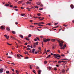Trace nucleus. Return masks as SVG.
<instances>
[{
	"label": "nucleus",
	"instance_id": "f3484780",
	"mask_svg": "<svg viewBox=\"0 0 74 74\" xmlns=\"http://www.w3.org/2000/svg\"><path fill=\"white\" fill-rule=\"evenodd\" d=\"M25 39H26V40H28V41H29V39L28 38H25Z\"/></svg>",
	"mask_w": 74,
	"mask_h": 74
},
{
	"label": "nucleus",
	"instance_id": "72a5a7b5",
	"mask_svg": "<svg viewBox=\"0 0 74 74\" xmlns=\"http://www.w3.org/2000/svg\"><path fill=\"white\" fill-rule=\"evenodd\" d=\"M63 48H65V47H66V44L65 45H64V46H63Z\"/></svg>",
	"mask_w": 74,
	"mask_h": 74
},
{
	"label": "nucleus",
	"instance_id": "774afa93",
	"mask_svg": "<svg viewBox=\"0 0 74 74\" xmlns=\"http://www.w3.org/2000/svg\"><path fill=\"white\" fill-rule=\"evenodd\" d=\"M7 44H8V45H11V44H9V43H7Z\"/></svg>",
	"mask_w": 74,
	"mask_h": 74
},
{
	"label": "nucleus",
	"instance_id": "b1692460",
	"mask_svg": "<svg viewBox=\"0 0 74 74\" xmlns=\"http://www.w3.org/2000/svg\"><path fill=\"white\" fill-rule=\"evenodd\" d=\"M52 68V67H51L50 66H49L48 67L49 69V70H51V68Z\"/></svg>",
	"mask_w": 74,
	"mask_h": 74
},
{
	"label": "nucleus",
	"instance_id": "052dcab7",
	"mask_svg": "<svg viewBox=\"0 0 74 74\" xmlns=\"http://www.w3.org/2000/svg\"><path fill=\"white\" fill-rule=\"evenodd\" d=\"M40 38L44 39L43 37L42 36H40Z\"/></svg>",
	"mask_w": 74,
	"mask_h": 74
},
{
	"label": "nucleus",
	"instance_id": "6e6552de",
	"mask_svg": "<svg viewBox=\"0 0 74 74\" xmlns=\"http://www.w3.org/2000/svg\"><path fill=\"white\" fill-rule=\"evenodd\" d=\"M12 33L13 34H16V32L13 31H12Z\"/></svg>",
	"mask_w": 74,
	"mask_h": 74
},
{
	"label": "nucleus",
	"instance_id": "bb28decb",
	"mask_svg": "<svg viewBox=\"0 0 74 74\" xmlns=\"http://www.w3.org/2000/svg\"><path fill=\"white\" fill-rule=\"evenodd\" d=\"M52 40V42H54V41H55V40H55V39H52V40Z\"/></svg>",
	"mask_w": 74,
	"mask_h": 74
},
{
	"label": "nucleus",
	"instance_id": "5fc2aeb1",
	"mask_svg": "<svg viewBox=\"0 0 74 74\" xmlns=\"http://www.w3.org/2000/svg\"><path fill=\"white\" fill-rule=\"evenodd\" d=\"M11 70H12V71L13 72H14V69H11Z\"/></svg>",
	"mask_w": 74,
	"mask_h": 74
},
{
	"label": "nucleus",
	"instance_id": "6e6d98bb",
	"mask_svg": "<svg viewBox=\"0 0 74 74\" xmlns=\"http://www.w3.org/2000/svg\"><path fill=\"white\" fill-rule=\"evenodd\" d=\"M41 24H44L45 23L42 22H41Z\"/></svg>",
	"mask_w": 74,
	"mask_h": 74
},
{
	"label": "nucleus",
	"instance_id": "a211bd4d",
	"mask_svg": "<svg viewBox=\"0 0 74 74\" xmlns=\"http://www.w3.org/2000/svg\"><path fill=\"white\" fill-rule=\"evenodd\" d=\"M6 30L8 31H10V29L9 28H6Z\"/></svg>",
	"mask_w": 74,
	"mask_h": 74
},
{
	"label": "nucleus",
	"instance_id": "a878e982",
	"mask_svg": "<svg viewBox=\"0 0 74 74\" xmlns=\"http://www.w3.org/2000/svg\"><path fill=\"white\" fill-rule=\"evenodd\" d=\"M17 8V7L16 6H15L14 7H13V9H15V8Z\"/></svg>",
	"mask_w": 74,
	"mask_h": 74
},
{
	"label": "nucleus",
	"instance_id": "58836bf2",
	"mask_svg": "<svg viewBox=\"0 0 74 74\" xmlns=\"http://www.w3.org/2000/svg\"><path fill=\"white\" fill-rule=\"evenodd\" d=\"M47 63V61H45L44 62L45 64H46Z\"/></svg>",
	"mask_w": 74,
	"mask_h": 74
},
{
	"label": "nucleus",
	"instance_id": "4be33fe9",
	"mask_svg": "<svg viewBox=\"0 0 74 74\" xmlns=\"http://www.w3.org/2000/svg\"><path fill=\"white\" fill-rule=\"evenodd\" d=\"M37 15H38L39 16H40V15H41V14L40 13H38V14H37Z\"/></svg>",
	"mask_w": 74,
	"mask_h": 74
},
{
	"label": "nucleus",
	"instance_id": "2f4dec72",
	"mask_svg": "<svg viewBox=\"0 0 74 74\" xmlns=\"http://www.w3.org/2000/svg\"><path fill=\"white\" fill-rule=\"evenodd\" d=\"M30 48H27V51H29L30 50Z\"/></svg>",
	"mask_w": 74,
	"mask_h": 74
},
{
	"label": "nucleus",
	"instance_id": "3c124183",
	"mask_svg": "<svg viewBox=\"0 0 74 74\" xmlns=\"http://www.w3.org/2000/svg\"><path fill=\"white\" fill-rule=\"evenodd\" d=\"M27 47L28 48H29L30 47V46L29 45H27Z\"/></svg>",
	"mask_w": 74,
	"mask_h": 74
},
{
	"label": "nucleus",
	"instance_id": "13d9d810",
	"mask_svg": "<svg viewBox=\"0 0 74 74\" xmlns=\"http://www.w3.org/2000/svg\"><path fill=\"white\" fill-rule=\"evenodd\" d=\"M43 25H39V26H40V27H42V26H43Z\"/></svg>",
	"mask_w": 74,
	"mask_h": 74
},
{
	"label": "nucleus",
	"instance_id": "69168bd1",
	"mask_svg": "<svg viewBox=\"0 0 74 74\" xmlns=\"http://www.w3.org/2000/svg\"><path fill=\"white\" fill-rule=\"evenodd\" d=\"M34 25L38 24V23H34Z\"/></svg>",
	"mask_w": 74,
	"mask_h": 74
},
{
	"label": "nucleus",
	"instance_id": "9b49d317",
	"mask_svg": "<svg viewBox=\"0 0 74 74\" xmlns=\"http://www.w3.org/2000/svg\"><path fill=\"white\" fill-rule=\"evenodd\" d=\"M3 69H0V73H2L3 72Z\"/></svg>",
	"mask_w": 74,
	"mask_h": 74
},
{
	"label": "nucleus",
	"instance_id": "4468645a",
	"mask_svg": "<svg viewBox=\"0 0 74 74\" xmlns=\"http://www.w3.org/2000/svg\"><path fill=\"white\" fill-rule=\"evenodd\" d=\"M19 36L22 38H23V36L21 35H19Z\"/></svg>",
	"mask_w": 74,
	"mask_h": 74
},
{
	"label": "nucleus",
	"instance_id": "473e14b6",
	"mask_svg": "<svg viewBox=\"0 0 74 74\" xmlns=\"http://www.w3.org/2000/svg\"><path fill=\"white\" fill-rule=\"evenodd\" d=\"M34 8H38V6H34Z\"/></svg>",
	"mask_w": 74,
	"mask_h": 74
},
{
	"label": "nucleus",
	"instance_id": "20e7f679",
	"mask_svg": "<svg viewBox=\"0 0 74 74\" xmlns=\"http://www.w3.org/2000/svg\"><path fill=\"white\" fill-rule=\"evenodd\" d=\"M35 51V50L34 49H33V50H32V53L34 54V52Z\"/></svg>",
	"mask_w": 74,
	"mask_h": 74
},
{
	"label": "nucleus",
	"instance_id": "49530a36",
	"mask_svg": "<svg viewBox=\"0 0 74 74\" xmlns=\"http://www.w3.org/2000/svg\"><path fill=\"white\" fill-rule=\"evenodd\" d=\"M34 40L35 41H37V39L36 38L34 39Z\"/></svg>",
	"mask_w": 74,
	"mask_h": 74
},
{
	"label": "nucleus",
	"instance_id": "393cba45",
	"mask_svg": "<svg viewBox=\"0 0 74 74\" xmlns=\"http://www.w3.org/2000/svg\"><path fill=\"white\" fill-rule=\"evenodd\" d=\"M17 41L19 43H21V42L20 41H19V40H17Z\"/></svg>",
	"mask_w": 74,
	"mask_h": 74
},
{
	"label": "nucleus",
	"instance_id": "412c9836",
	"mask_svg": "<svg viewBox=\"0 0 74 74\" xmlns=\"http://www.w3.org/2000/svg\"><path fill=\"white\" fill-rule=\"evenodd\" d=\"M21 16H24L25 15V14H21Z\"/></svg>",
	"mask_w": 74,
	"mask_h": 74
},
{
	"label": "nucleus",
	"instance_id": "2eb2a0df",
	"mask_svg": "<svg viewBox=\"0 0 74 74\" xmlns=\"http://www.w3.org/2000/svg\"><path fill=\"white\" fill-rule=\"evenodd\" d=\"M38 43H39V42H36V43H35V44L37 46L38 45Z\"/></svg>",
	"mask_w": 74,
	"mask_h": 74
},
{
	"label": "nucleus",
	"instance_id": "0eeeda50",
	"mask_svg": "<svg viewBox=\"0 0 74 74\" xmlns=\"http://www.w3.org/2000/svg\"><path fill=\"white\" fill-rule=\"evenodd\" d=\"M1 29H4L5 28L3 27V26H1Z\"/></svg>",
	"mask_w": 74,
	"mask_h": 74
},
{
	"label": "nucleus",
	"instance_id": "6ab92c4d",
	"mask_svg": "<svg viewBox=\"0 0 74 74\" xmlns=\"http://www.w3.org/2000/svg\"><path fill=\"white\" fill-rule=\"evenodd\" d=\"M40 2H38L37 3V4L38 5H40Z\"/></svg>",
	"mask_w": 74,
	"mask_h": 74
},
{
	"label": "nucleus",
	"instance_id": "a19ab883",
	"mask_svg": "<svg viewBox=\"0 0 74 74\" xmlns=\"http://www.w3.org/2000/svg\"><path fill=\"white\" fill-rule=\"evenodd\" d=\"M9 73V72L8 71H6V73H8V74Z\"/></svg>",
	"mask_w": 74,
	"mask_h": 74
},
{
	"label": "nucleus",
	"instance_id": "f03ea898",
	"mask_svg": "<svg viewBox=\"0 0 74 74\" xmlns=\"http://www.w3.org/2000/svg\"><path fill=\"white\" fill-rule=\"evenodd\" d=\"M43 42H49L51 40L49 38L46 39L45 38H43Z\"/></svg>",
	"mask_w": 74,
	"mask_h": 74
},
{
	"label": "nucleus",
	"instance_id": "aec40b11",
	"mask_svg": "<svg viewBox=\"0 0 74 74\" xmlns=\"http://www.w3.org/2000/svg\"><path fill=\"white\" fill-rule=\"evenodd\" d=\"M31 36H32V35H31V34H29L28 35V37H29H29H31Z\"/></svg>",
	"mask_w": 74,
	"mask_h": 74
},
{
	"label": "nucleus",
	"instance_id": "7c9ffc66",
	"mask_svg": "<svg viewBox=\"0 0 74 74\" xmlns=\"http://www.w3.org/2000/svg\"><path fill=\"white\" fill-rule=\"evenodd\" d=\"M27 4H31V3L29 2V1H27Z\"/></svg>",
	"mask_w": 74,
	"mask_h": 74
},
{
	"label": "nucleus",
	"instance_id": "c85d7f7f",
	"mask_svg": "<svg viewBox=\"0 0 74 74\" xmlns=\"http://www.w3.org/2000/svg\"><path fill=\"white\" fill-rule=\"evenodd\" d=\"M20 55H19L17 54V56L18 57V58H20Z\"/></svg>",
	"mask_w": 74,
	"mask_h": 74
},
{
	"label": "nucleus",
	"instance_id": "39448f33",
	"mask_svg": "<svg viewBox=\"0 0 74 74\" xmlns=\"http://www.w3.org/2000/svg\"><path fill=\"white\" fill-rule=\"evenodd\" d=\"M70 7L72 9H73L74 8V6L72 4H71L70 5Z\"/></svg>",
	"mask_w": 74,
	"mask_h": 74
},
{
	"label": "nucleus",
	"instance_id": "a18cd8bd",
	"mask_svg": "<svg viewBox=\"0 0 74 74\" xmlns=\"http://www.w3.org/2000/svg\"><path fill=\"white\" fill-rule=\"evenodd\" d=\"M43 10V8H41L40 9H39V10Z\"/></svg>",
	"mask_w": 74,
	"mask_h": 74
},
{
	"label": "nucleus",
	"instance_id": "ea45409f",
	"mask_svg": "<svg viewBox=\"0 0 74 74\" xmlns=\"http://www.w3.org/2000/svg\"><path fill=\"white\" fill-rule=\"evenodd\" d=\"M35 70H33V72L34 73H35Z\"/></svg>",
	"mask_w": 74,
	"mask_h": 74
},
{
	"label": "nucleus",
	"instance_id": "c756f323",
	"mask_svg": "<svg viewBox=\"0 0 74 74\" xmlns=\"http://www.w3.org/2000/svg\"><path fill=\"white\" fill-rule=\"evenodd\" d=\"M61 60H67V59H62Z\"/></svg>",
	"mask_w": 74,
	"mask_h": 74
},
{
	"label": "nucleus",
	"instance_id": "4c0bfd02",
	"mask_svg": "<svg viewBox=\"0 0 74 74\" xmlns=\"http://www.w3.org/2000/svg\"><path fill=\"white\" fill-rule=\"evenodd\" d=\"M41 22H40L39 23H38V25H39L41 24Z\"/></svg>",
	"mask_w": 74,
	"mask_h": 74
},
{
	"label": "nucleus",
	"instance_id": "8fccbe9b",
	"mask_svg": "<svg viewBox=\"0 0 74 74\" xmlns=\"http://www.w3.org/2000/svg\"><path fill=\"white\" fill-rule=\"evenodd\" d=\"M10 7L11 8H12L13 7V6L12 5H10Z\"/></svg>",
	"mask_w": 74,
	"mask_h": 74
},
{
	"label": "nucleus",
	"instance_id": "4d7b16f0",
	"mask_svg": "<svg viewBox=\"0 0 74 74\" xmlns=\"http://www.w3.org/2000/svg\"><path fill=\"white\" fill-rule=\"evenodd\" d=\"M8 3H9V4L10 5H11V4H12V3H10V2H8Z\"/></svg>",
	"mask_w": 74,
	"mask_h": 74
},
{
	"label": "nucleus",
	"instance_id": "f8f14e48",
	"mask_svg": "<svg viewBox=\"0 0 74 74\" xmlns=\"http://www.w3.org/2000/svg\"><path fill=\"white\" fill-rule=\"evenodd\" d=\"M41 72V71L40 70H39L38 72V74H40V73Z\"/></svg>",
	"mask_w": 74,
	"mask_h": 74
},
{
	"label": "nucleus",
	"instance_id": "338daca9",
	"mask_svg": "<svg viewBox=\"0 0 74 74\" xmlns=\"http://www.w3.org/2000/svg\"><path fill=\"white\" fill-rule=\"evenodd\" d=\"M27 45V42H26V43H25V45Z\"/></svg>",
	"mask_w": 74,
	"mask_h": 74
},
{
	"label": "nucleus",
	"instance_id": "603ef678",
	"mask_svg": "<svg viewBox=\"0 0 74 74\" xmlns=\"http://www.w3.org/2000/svg\"><path fill=\"white\" fill-rule=\"evenodd\" d=\"M64 63H65V64H66V63H67V61H64Z\"/></svg>",
	"mask_w": 74,
	"mask_h": 74
},
{
	"label": "nucleus",
	"instance_id": "ddd939ff",
	"mask_svg": "<svg viewBox=\"0 0 74 74\" xmlns=\"http://www.w3.org/2000/svg\"><path fill=\"white\" fill-rule=\"evenodd\" d=\"M33 67V66L32 65H30V68L31 69H32V68Z\"/></svg>",
	"mask_w": 74,
	"mask_h": 74
},
{
	"label": "nucleus",
	"instance_id": "0e129e2a",
	"mask_svg": "<svg viewBox=\"0 0 74 74\" xmlns=\"http://www.w3.org/2000/svg\"><path fill=\"white\" fill-rule=\"evenodd\" d=\"M64 26L65 27H66L67 25H64Z\"/></svg>",
	"mask_w": 74,
	"mask_h": 74
},
{
	"label": "nucleus",
	"instance_id": "dca6fc26",
	"mask_svg": "<svg viewBox=\"0 0 74 74\" xmlns=\"http://www.w3.org/2000/svg\"><path fill=\"white\" fill-rule=\"evenodd\" d=\"M23 2L22 1H19L18 2V4H20L22 2Z\"/></svg>",
	"mask_w": 74,
	"mask_h": 74
},
{
	"label": "nucleus",
	"instance_id": "680f3d73",
	"mask_svg": "<svg viewBox=\"0 0 74 74\" xmlns=\"http://www.w3.org/2000/svg\"><path fill=\"white\" fill-rule=\"evenodd\" d=\"M38 49L39 50H40L41 49V48L40 47H39V48H38Z\"/></svg>",
	"mask_w": 74,
	"mask_h": 74
},
{
	"label": "nucleus",
	"instance_id": "f257e3e1",
	"mask_svg": "<svg viewBox=\"0 0 74 74\" xmlns=\"http://www.w3.org/2000/svg\"><path fill=\"white\" fill-rule=\"evenodd\" d=\"M56 40L59 43H60V45H59L60 46V49H64V48H63V42L62 41L58 40V39H56Z\"/></svg>",
	"mask_w": 74,
	"mask_h": 74
},
{
	"label": "nucleus",
	"instance_id": "79ce46f5",
	"mask_svg": "<svg viewBox=\"0 0 74 74\" xmlns=\"http://www.w3.org/2000/svg\"><path fill=\"white\" fill-rule=\"evenodd\" d=\"M54 70L55 71H56L57 70V69L56 68H54Z\"/></svg>",
	"mask_w": 74,
	"mask_h": 74
},
{
	"label": "nucleus",
	"instance_id": "e2e57ef3",
	"mask_svg": "<svg viewBox=\"0 0 74 74\" xmlns=\"http://www.w3.org/2000/svg\"><path fill=\"white\" fill-rule=\"evenodd\" d=\"M15 24H16V25H17L18 24V23L17 22H16V23H15Z\"/></svg>",
	"mask_w": 74,
	"mask_h": 74
},
{
	"label": "nucleus",
	"instance_id": "de8ad7c7",
	"mask_svg": "<svg viewBox=\"0 0 74 74\" xmlns=\"http://www.w3.org/2000/svg\"><path fill=\"white\" fill-rule=\"evenodd\" d=\"M36 39H38V40H40V38H39L38 37H36Z\"/></svg>",
	"mask_w": 74,
	"mask_h": 74
},
{
	"label": "nucleus",
	"instance_id": "bf43d9fd",
	"mask_svg": "<svg viewBox=\"0 0 74 74\" xmlns=\"http://www.w3.org/2000/svg\"><path fill=\"white\" fill-rule=\"evenodd\" d=\"M58 52L59 53H60V51L59 50H58Z\"/></svg>",
	"mask_w": 74,
	"mask_h": 74
},
{
	"label": "nucleus",
	"instance_id": "423d86ee",
	"mask_svg": "<svg viewBox=\"0 0 74 74\" xmlns=\"http://www.w3.org/2000/svg\"><path fill=\"white\" fill-rule=\"evenodd\" d=\"M62 73H65V71L64 69H62Z\"/></svg>",
	"mask_w": 74,
	"mask_h": 74
},
{
	"label": "nucleus",
	"instance_id": "f704fd0d",
	"mask_svg": "<svg viewBox=\"0 0 74 74\" xmlns=\"http://www.w3.org/2000/svg\"><path fill=\"white\" fill-rule=\"evenodd\" d=\"M35 45H35V43H34L33 46H34V48L36 47Z\"/></svg>",
	"mask_w": 74,
	"mask_h": 74
},
{
	"label": "nucleus",
	"instance_id": "cd10ccee",
	"mask_svg": "<svg viewBox=\"0 0 74 74\" xmlns=\"http://www.w3.org/2000/svg\"><path fill=\"white\" fill-rule=\"evenodd\" d=\"M4 36L6 38H7V37H8V36H7L6 35H4Z\"/></svg>",
	"mask_w": 74,
	"mask_h": 74
},
{
	"label": "nucleus",
	"instance_id": "c9c22d12",
	"mask_svg": "<svg viewBox=\"0 0 74 74\" xmlns=\"http://www.w3.org/2000/svg\"><path fill=\"white\" fill-rule=\"evenodd\" d=\"M50 51V50H47V52H49V51Z\"/></svg>",
	"mask_w": 74,
	"mask_h": 74
},
{
	"label": "nucleus",
	"instance_id": "09e8293b",
	"mask_svg": "<svg viewBox=\"0 0 74 74\" xmlns=\"http://www.w3.org/2000/svg\"><path fill=\"white\" fill-rule=\"evenodd\" d=\"M16 73H19V72L17 70H16Z\"/></svg>",
	"mask_w": 74,
	"mask_h": 74
},
{
	"label": "nucleus",
	"instance_id": "1a4fd4ad",
	"mask_svg": "<svg viewBox=\"0 0 74 74\" xmlns=\"http://www.w3.org/2000/svg\"><path fill=\"white\" fill-rule=\"evenodd\" d=\"M5 6H6V7H9V4H6L4 5Z\"/></svg>",
	"mask_w": 74,
	"mask_h": 74
},
{
	"label": "nucleus",
	"instance_id": "c03bdc74",
	"mask_svg": "<svg viewBox=\"0 0 74 74\" xmlns=\"http://www.w3.org/2000/svg\"><path fill=\"white\" fill-rule=\"evenodd\" d=\"M36 68H37V69H39L40 68H39V67H36Z\"/></svg>",
	"mask_w": 74,
	"mask_h": 74
},
{
	"label": "nucleus",
	"instance_id": "e433bc0d",
	"mask_svg": "<svg viewBox=\"0 0 74 74\" xmlns=\"http://www.w3.org/2000/svg\"><path fill=\"white\" fill-rule=\"evenodd\" d=\"M44 19V17H42V18L41 19H40L39 21H40L41 20H43Z\"/></svg>",
	"mask_w": 74,
	"mask_h": 74
},
{
	"label": "nucleus",
	"instance_id": "864d4df0",
	"mask_svg": "<svg viewBox=\"0 0 74 74\" xmlns=\"http://www.w3.org/2000/svg\"><path fill=\"white\" fill-rule=\"evenodd\" d=\"M16 11H18V10L17 9H14Z\"/></svg>",
	"mask_w": 74,
	"mask_h": 74
},
{
	"label": "nucleus",
	"instance_id": "9d476101",
	"mask_svg": "<svg viewBox=\"0 0 74 74\" xmlns=\"http://www.w3.org/2000/svg\"><path fill=\"white\" fill-rule=\"evenodd\" d=\"M11 38H12L13 40H16V39L15 38H14L13 36H11L10 37Z\"/></svg>",
	"mask_w": 74,
	"mask_h": 74
},
{
	"label": "nucleus",
	"instance_id": "5701e85b",
	"mask_svg": "<svg viewBox=\"0 0 74 74\" xmlns=\"http://www.w3.org/2000/svg\"><path fill=\"white\" fill-rule=\"evenodd\" d=\"M58 63H59V64H61L62 62H61V61H58Z\"/></svg>",
	"mask_w": 74,
	"mask_h": 74
},
{
	"label": "nucleus",
	"instance_id": "37998d69",
	"mask_svg": "<svg viewBox=\"0 0 74 74\" xmlns=\"http://www.w3.org/2000/svg\"><path fill=\"white\" fill-rule=\"evenodd\" d=\"M47 25H51V23H49L47 24H46Z\"/></svg>",
	"mask_w": 74,
	"mask_h": 74
},
{
	"label": "nucleus",
	"instance_id": "7ed1b4c3",
	"mask_svg": "<svg viewBox=\"0 0 74 74\" xmlns=\"http://www.w3.org/2000/svg\"><path fill=\"white\" fill-rule=\"evenodd\" d=\"M53 56L55 57H57L60 58H61V56H60L59 54H53Z\"/></svg>",
	"mask_w": 74,
	"mask_h": 74
}]
</instances>
